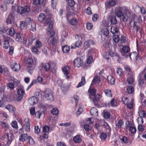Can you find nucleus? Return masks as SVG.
Instances as JSON below:
<instances>
[{
  "instance_id": "nucleus-48",
  "label": "nucleus",
  "mask_w": 146,
  "mask_h": 146,
  "mask_svg": "<svg viewBox=\"0 0 146 146\" xmlns=\"http://www.w3.org/2000/svg\"><path fill=\"white\" fill-rule=\"evenodd\" d=\"M117 73L119 76H121L123 74L122 69L119 67H117L116 70Z\"/></svg>"
},
{
  "instance_id": "nucleus-29",
  "label": "nucleus",
  "mask_w": 146,
  "mask_h": 146,
  "mask_svg": "<svg viewBox=\"0 0 146 146\" xmlns=\"http://www.w3.org/2000/svg\"><path fill=\"white\" fill-rule=\"evenodd\" d=\"M28 137L27 134H23L19 137V139L20 141H23L28 139Z\"/></svg>"
},
{
  "instance_id": "nucleus-31",
  "label": "nucleus",
  "mask_w": 146,
  "mask_h": 146,
  "mask_svg": "<svg viewBox=\"0 0 146 146\" xmlns=\"http://www.w3.org/2000/svg\"><path fill=\"white\" fill-rule=\"evenodd\" d=\"M107 79L108 83L111 85L114 84L115 82V78L111 76H109L107 77Z\"/></svg>"
},
{
  "instance_id": "nucleus-61",
  "label": "nucleus",
  "mask_w": 146,
  "mask_h": 146,
  "mask_svg": "<svg viewBox=\"0 0 146 146\" xmlns=\"http://www.w3.org/2000/svg\"><path fill=\"white\" fill-rule=\"evenodd\" d=\"M139 115L140 117H145L146 116V113L144 111L142 110L140 111L139 112Z\"/></svg>"
},
{
  "instance_id": "nucleus-55",
  "label": "nucleus",
  "mask_w": 146,
  "mask_h": 146,
  "mask_svg": "<svg viewBox=\"0 0 146 146\" xmlns=\"http://www.w3.org/2000/svg\"><path fill=\"white\" fill-rule=\"evenodd\" d=\"M1 126L2 127L5 129H7L9 128V126L7 123L6 122L2 121L1 122Z\"/></svg>"
},
{
  "instance_id": "nucleus-1",
  "label": "nucleus",
  "mask_w": 146,
  "mask_h": 146,
  "mask_svg": "<svg viewBox=\"0 0 146 146\" xmlns=\"http://www.w3.org/2000/svg\"><path fill=\"white\" fill-rule=\"evenodd\" d=\"M53 24V21L50 19V17L47 19L44 24L45 26L48 25L47 30L48 35H50V37L54 36L55 35V32L52 29Z\"/></svg>"
},
{
  "instance_id": "nucleus-30",
  "label": "nucleus",
  "mask_w": 146,
  "mask_h": 146,
  "mask_svg": "<svg viewBox=\"0 0 146 146\" xmlns=\"http://www.w3.org/2000/svg\"><path fill=\"white\" fill-rule=\"evenodd\" d=\"M133 19L135 21L134 23L135 24L136 22L141 23L142 21L141 17L140 16L134 15L133 16Z\"/></svg>"
},
{
  "instance_id": "nucleus-60",
  "label": "nucleus",
  "mask_w": 146,
  "mask_h": 146,
  "mask_svg": "<svg viewBox=\"0 0 146 146\" xmlns=\"http://www.w3.org/2000/svg\"><path fill=\"white\" fill-rule=\"evenodd\" d=\"M61 87L62 91L64 94H65L68 90V87L66 86H62Z\"/></svg>"
},
{
  "instance_id": "nucleus-40",
  "label": "nucleus",
  "mask_w": 146,
  "mask_h": 146,
  "mask_svg": "<svg viewBox=\"0 0 146 146\" xmlns=\"http://www.w3.org/2000/svg\"><path fill=\"white\" fill-rule=\"evenodd\" d=\"M104 92L106 96L108 97H112L111 91L110 89H107L104 90Z\"/></svg>"
},
{
  "instance_id": "nucleus-37",
  "label": "nucleus",
  "mask_w": 146,
  "mask_h": 146,
  "mask_svg": "<svg viewBox=\"0 0 146 146\" xmlns=\"http://www.w3.org/2000/svg\"><path fill=\"white\" fill-rule=\"evenodd\" d=\"M62 49L64 52L67 53L70 51V47L69 46L65 45L62 46Z\"/></svg>"
},
{
  "instance_id": "nucleus-13",
  "label": "nucleus",
  "mask_w": 146,
  "mask_h": 146,
  "mask_svg": "<svg viewBox=\"0 0 146 146\" xmlns=\"http://www.w3.org/2000/svg\"><path fill=\"white\" fill-rule=\"evenodd\" d=\"M26 21L27 22L28 21H29V24H28L29 27L31 26L30 29L33 31H34L36 30V25L34 23H32V20H31V19L29 17H27L26 19Z\"/></svg>"
},
{
  "instance_id": "nucleus-16",
  "label": "nucleus",
  "mask_w": 146,
  "mask_h": 146,
  "mask_svg": "<svg viewBox=\"0 0 146 146\" xmlns=\"http://www.w3.org/2000/svg\"><path fill=\"white\" fill-rule=\"evenodd\" d=\"M15 16V13L13 12H11L7 20V23L11 24L14 21V17Z\"/></svg>"
},
{
  "instance_id": "nucleus-45",
  "label": "nucleus",
  "mask_w": 146,
  "mask_h": 146,
  "mask_svg": "<svg viewBox=\"0 0 146 146\" xmlns=\"http://www.w3.org/2000/svg\"><path fill=\"white\" fill-rule=\"evenodd\" d=\"M70 23L73 25H76L78 23V21L76 19L74 18H72L69 21Z\"/></svg>"
},
{
  "instance_id": "nucleus-38",
  "label": "nucleus",
  "mask_w": 146,
  "mask_h": 146,
  "mask_svg": "<svg viewBox=\"0 0 146 146\" xmlns=\"http://www.w3.org/2000/svg\"><path fill=\"white\" fill-rule=\"evenodd\" d=\"M128 102V98L126 96H123L121 98V102L125 105L127 104Z\"/></svg>"
},
{
  "instance_id": "nucleus-44",
  "label": "nucleus",
  "mask_w": 146,
  "mask_h": 146,
  "mask_svg": "<svg viewBox=\"0 0 146 146\" xmlns=\"http://www.w3.org/2000/svg\"><path fill=\"white\" fill-rule=\"evenodd\" d=\"M43 67L46 71L49 70L50 68V65L49 63L44 64L43 65Z\"/></svg>"
},
{
  "instance_id": "nucleus-46",
  "label": "nucleus",
  "mask_w": 146,
  "mask_h": 146,
  "mask_svg": "<svg viewBox=\"0 0 146 146\" xmlns=\"http://www.w3.org/2000/svg\"><path fill=\"white\" fill-rule=\"evenodd\" d=\"M83 106L81 105H80L79 107L76 112V114L77 116L79 115L83 111Z\"/></svg>"
},
{
  "instance_id": "nucleus-25",
  "label": "nucleus",
  "mask_w": 146,
  "mask_h": 146,
  "mask_svg": "<svg viewBox=\"0 0 146 146\" xmlns=\"http://www.w3.org/2000/svg\"><path fill=\"white\" fill-rule=\"evenodd\" d=\"M91 114L94 117H96L98 115V111L96 108H92L90 110Z\"/></svg>"
},
{
  "instance_id": "nucleus-2",
  "label": "nucleus",
  "mask_w": 146,
  "mask_h": 146,
  "mask_svg": "<svg viewBox=\"0 0 146 146\" xmlns=\"http://www.w3.org/2000/svg\"><path fill=\"white\" fill-rule=\"evenodd\" d=\"M115 15L118 18H121L124 13L129 14L130 11L125 8L119 7L117 8L115 11Z\"/></svg>"
},
{
  "instance_id": "nucleus-8",
  "label": "nucleus",
  "mask_w": 146,
  "mask_h": 146,
  "mask_svg": "<svg viewBox=\"0 0 146 146\" xmlns=\"http://www.w3.org/2000/svg\"><path fill=\"white\" fill-rule=\"evenodd\" d=\"M17 94L18 96L17 98V100L20 101L23 98L25 94V91L22 88H19L17 91Z\"/></svg>"
},
{
  "instance_id": "nucleus-4",
  "label": "nucleus",
  "mask_w": 146,
  "mask_h": 146,
  "mask_svg": "<svg viewBox=\"0 0 146 146\" xmlns=\"http://www.w3.org/2000/svg\"><path fill=\"white\" fill-rule=\"evenodd\" d=\"M30 7L28 6H25L24 7H19L18 8L17 12L21 15L24 16L27 13L30 11Z\"/></svg>"
},
{
  "instance_id": "nucleus-18",
  "label": "nucleus",
  "mask_w": 146,
  "mask_h": 146,
  "mask_svg": "<svg viewBox=\"0 0 146 146\" xmlns=\"http://www.w3.org/2000/svg\"><path fill=\"white\" fill-rule=\"evenodd\" d=\"M38 99L35 96H33L30 98L28 100L29 104L31 105H33L36 104L38 101Z\"/></svg>"
},
{
  "instance_id": "nucleus-7",
  "label": "nucleus",
  "mask_w": 146,
  "mask_h": 146,
  "mask_svg": "<svg viewBox=\"0 0 146 146\" xmlns=\"http://www.w3.org/2000/svg\"><path fill=\"white\" fill-rule=\"evenodd\" d=\"M130 51V48L129 47L127 46H124L121 49V52L122 56L125 58H127Z\"/></svg>"
},
{
  "instance_id": "nucleus-52",
  "label": "nucleus",
  "mask_w": 146,
  "mask_h": 146,
  "mask_svg": "<svg viewBox=\"0 0 146 146\" xmlns=\"http://www.w3.org/2000/svg\"><path fill=\"white\" fill-rule=\"evenodd\" d=\"M127 90L128 93L131 94L134 92V89L133 86H130L127 87Z\"/></svg>"
},
{
  "instance_id": "nucleus-62",
  "label": "nucleus",
  "mask_w": 146,
  "mask_h": 146,
  "mask_svg": "<svg viewBox=\"0 0 146 146\" xmlns=\"http://www.w3.org/2000/svg\"><path fill=\"white\" fill-rule=\"evenodd\" d=\"M117 104L116 101L114 99H112L110 103V105L111 106L114 107Z\"/></svg>"
},
{
  "instance_id": "nucleus-54",
  "label": "nucleus",
  "mask_w": 146,
  "mask_h": 146,
  "mask_svg": "<svg viewBox=\"0 0 146 146\" xmlns=\"http://www.w3.org/2000/svg\"><path fill=\"white\" fill-rule=\"evenodd\" d=\"M51 112L53 115H56L58 114V110L57 108H53L51 110Z\"/></svg>"
},
{
  "instance_id": "nucleus-20",
  "label": "nucleus",
  "mask_w": 146,
  "mask_h": 146,
  "mask_svg": "<svg viewBox=\"0 0 146 146\" xmlns=\"http://www.w3.org/2000/svg\"><path fill=\"white\" fill-rule=\"evenodd\" d=\"M100 95L98 94L96 96L93 100V102L94 105L96 106H99V102L100 100Z\"/></svg>"
},
{
  "instance_id": "nucleus-11",
  "label": "nucleus",
  "mask_w": 146,
  "mask_h": 146,
  "mask_svg": "<svg viewBox=\"0 0 146 146\" xmlns=\"http://www.w3.org/2000/svg\"><path fill=\"white\" fill-rule=\"evenodd\" d=\"M12 40L8 36H5V37L4 41L3 42V47L6 49L8 48L10 45L9 43Z\"/></svg>"
},
{
  "instance_id": "nucleus-33",
  "label": "nucleus",
  "mask_w": 146,
  "mask_h": 146,
  "mask_svg": "<svg viewBox=\"0 0 146 146\" xmlns=\"http://www.w3.org/2000/svg\"><path fill=\"white\" fill-rule=\"evenodd\" d=\"M100 82V78L98 76H96L94 77L92 83L93 84H98Z\"/></svg>"
},
{
  "instance_id": "nucleus-15",
  "label": "nucleus",
  "mask_w": 146,
  "mask_h": 146,
  "mask_svg": "<svg viewBox=\"0 0 146 146\" xmlns=\"http://www.w3.org/2000/svg\"><path fill=\"white\" fill-rule=\"evenodd\" d=\"M73 63L75 66L79 68L82 65L83 62L80 58H77L74 60Z\"/></svg>"
},
{
  "instance_id": "nucleus-56",
  "label": "nucleus",
  "mask_w": 146,
  "mask_h": 146,
  "mask_svg": "<svg viewBox=\"0 0 146 146\" xmlns=\"http://www.w3.org/2000/svg\"><path fill=\"white\" fill-rule=\"evenodd\" d=\"M113 40L116 43L119 42V38L118 35H114L113 37Z\"/></svg>"
},
{
  "instance_id": "nucleus-35",
  "label": "nucleus",
  "mask_w": 146,
  "mask_h": 146,
  "mask_svg": "<svg viewBox=\"0 0 146 146\" xmlns=\"http://www.w3.org/2000/svg\"><path fill=\"white\" fill-rule=\"evenodd\" d=\"M119 31V29L115 27H111V32L113 34H117Z\"/></svg>"
},
{
  "instance_id": "nucleus-24",
  "label": "nucleus",
  "mask_w": 146,
  "mask_h": 146,
  "mask_svg": "<svg viewBox=\"0 0 146 146\" xmlns=\"http://www.w3.org/2000/svg\"><path fill=\"white\" fill-rule=\"evenodd\" d=\"M47 42L50 44L54 45L56 42V40L55 37L52 36L48 38Z\"/></svg>"
},
{
  "instance_id": "nucleus-50",
  "label": "nucleus",
  "mask_w": 146,
  "mask_h": 146,
  "mask_svg": "<svg viewBox=\"0 0 146 146\" xmlns=\"http://www.w3.org/2000/svg\"><path fill=\"white\" fill-rule=\"evenodd\" d=\"M12 127L16 129H18L17 122L16 121H13L11 123Z\"/></svg>"
},
{
  "instance_id": "nucleus-39",
  "label": "nucleus",
  "mask_w": 146,
  "mask_h": 146,
  "mask_svg": "<svg viewBox=\"0 0 146 146\" xmlns=\"http://www.w3.org/2000/svg\"><path fill=\"white\" fill-rule=\"evenodd\" d=\"M85 83V78L84 77H82L81 80V82L79 83L77 86V88H79L83 86Z\"/></svg>"
},
{
  "instance_id": "nucleus-23",
  "label": "nucleus",
  "mask_w": 146,
  "mask_h": 146,
  "mask_svg": "<svg viewBox=\"0 0 146 146\" xmlns=\"http://www.w3.org/2000/svg\"><path fill=\"white\" fill-rule=\"evenodd\" d=\"M129 57L131 59H132L135 60H137L138 57L137 53L136 52H133L129 54L128 57Z\"/></svg>"
},
{
  "instance_id": "nucleus-51",
  "label": "nucleus",
  "mask_w": 146,
  "mask_h": 146,
  "mask_svg": "<svg viewBox=\"0 0 146 146\" xmlns=\"http://www.w3.org/2000/svg\"><path fill=\"white\" fill-rule=\"evenodd\" d=\"M123 124V122L121 120H119L118 121L117 123L116 124V128H121Z\"/></svg>"
},
{
  "instance_id": "nucleus-28",
  "label": "nucleus",
  "mask_w": 146,
  "mask_h": 146,
  "mask_svg": "<svg viewBox=\"0 0 146 146\" xmlns=\"http://www.w3.org/2000/svg\"><path fill=\"white\" fill-rule=\"evenodd\" d=\"M5 108L7 109L10 112H13L15 110V107L12 105H8L6 106Z\"/></svg>"
},
{
  "instance_id": "nucleus-10",
  "label": "nucleus",
  "mask_w": 146,
  "mask_h": 146,
  "mask_svg": "<svg viewBox=\"0 0 146 146\" xmlns=\"http://www.w3.org/2000/svg\"><path fill=\"white\" fill-rule=\"evenodd\" d=\"M26 38L27 39V42L26 44H25L27 45V46L29 47L32 44L33 41L36 40V37L35 35H32L31 36H27V38Z\"/></svg>"
},
{
  "instance_id": "nucleus-12",
  "label": "nucleus",
  "mask_w": 146,
  "mask_h": 146,
  "mask_svg": "<svg viewBox=\"0 0 146 146\" xmlns=\"http://www.w3.org/2000/svg\"><path fill=\"white\" fill-rule=\"evenodd\" d=\"M125 128L127 129H129V131L131 133H134L136 131V129L135 127L131 126V123L130 121L128 122V124L127 123H125Z\"/></svg>"
},
{
  "instance_id": "nucleus-53",
  "label": "nucleus",
  "mask_w": 146,
  "mask_h": 146,
  "mask_svg": "<svg viewBox=\"0 0 146 146\" xmlns=\"http://www.w3.org/2000/svg\"><path fill=\"white\" fill-rule=\"evenodd\" d=\"M102 32L103 34L106 36H108L109 33L108 29L106 28L103 29Z\"/></svg>"
},
{
  "instance_id": "nucleus-5",
  "label": "nucleus",
  "mask_w": 146,
  "mask_h": 146,
  "mask_svg": "<svg viewBox=\"0 0 146 146\" xmlns=\"http://www.w3.org/2000/svg\"><path fill=\"white\" fill-rule=\"evenodd\" d=\"M43 95L47 100L52 101L54 100L53 96L52 91L49 88H47L43 92Z\"/></svg>"
},
{
  "instance_id": "nucleus-34",
  "label": "nucleus",
  "mask_w": 146,
  "mask_h": 146,
  "mask_svg": "<svg viewBox=\"0 0 146 146\" xmlns=\"http://www.w3.org/2000/svg\"><path fill=\"white\" fill-rule=\"evenodd\" d=\"M15 33V29L11 27L9 29V30L8 31V33L9 35L11 36H13Z\"/></svg>"
},
{
  "instance_id": "nucleus-22",
  "label": "nucleus",
  "mask_w": 146,
  "mask_h": 146,
  "mask_svg": "<svg viewBox=\"0 0 146 146\" xmlns=\"http://www.w3.org/2000/svg\"><path fill=\"white\" fill-rule=\"evenodd\" d=\"M50 17V19L51 20V16H49L48 17H46L45 15L43 13H40L38 16V21L40 22H42L46 18L47 19L48 18Z\"/></svg>"
},
{
  "instance_id": "nucleus-41",
  "label": "nucleus",
  "mask_w": 146,
  "mask_h": 146,
  "mask_svg": "<svg viewBox=\"0 0 146 146\" xmlns=\"http://www.w3.org/2000/svg\"><path fill=\"white\" fill-rule=\"evenodd\" d=\"M103 125L106 128L107 132L109 133L110 132L111 129L107 123L104 122L103 123Z\"/></svg>"
},
{
  "instance_id": "nucleus-47",
  "label": "nucleus",
  "mask_w": 146,
  "mask_h": 146,
  "mask_svg": "<svg viewBox=\"0 0 146 146\" xmlns=\"http://www.w3.org/2000/svg\"><path fill=\"white\" fill-rule=\"evenodd\" d=\"M10 81L11 82H13L17 86H18L19 84L20 83L19 81L15 78L14 77H11L10 79Z\"/></svg>"
},
{
  "instance_id": "nucleus-3",
  "label": "nucleus",
  "mask_w": 146,
  "mask_h": 146,
  "mask_svg": "<svg viewBox=\"0 0 146 146\" xmlns=\"http://www.w3.org/2000/svg\"><path fill=\"white\" fill-rule=\"evenodd\" d=\"M37 59L33 56H30L26 59V62L28 64V69H33V66L35 65Z\"/></svg>"
},
{
  "instance_id": "nucleus-59",
  "label": "nucleus",
  "mask_w": 146,
  "mask_h": 146,
  "mask_svg": "<svg viewBox=\"0 0 146 146\" xmlns=\"http://www.w3.org/2000/svg\"><path fill=\"white\" fill-rule=\"evenodd\" d=\"M93 61V58L92 56H89L87 60V64H91Z\"/></svg>"
},
{
  "instance_id": "nucleus-17",
  "label": "nucleus",
  "mask_w": 146,
  "mask_h": 146,
  "mask_svg": "<svg viewBox=\"0 0 146 146\" xmlns=\"http://www.w3.org/2000/svg\"><path fill=\"white\" fill-rule=\"evenodd\" d=\"M11 66L12 69L15 71L19 70L21 68L20 65L16 62L12 63Z\"/></svg>"
},
{
  "instance_id": "nucleus-27",
  "label": "nucleus",
  "mask_w": 146,
  "mask_h": 146,
  "mask_svg": "<svg viewBox=\"0 0 146 146\" xmlns=\"http://www.w3.org/2000/svg\"><path fill=\"white\" fill-rule=\"evenodd\" d=\"M109 19L110 21L113 25L116 24L117 21L115 16L113 15L110 16L109 17Z\"/></svg>"
},
{
  "instance_id": "nucleus-36",
  "label": "nucleus",
  "mask_w": 146,
  "mask_h": 146,
  "mask_svg": "<svg viewBox=\"0 0 146 146\" xmlns=\"http://www.w3.org/2000/svg\"><path fill=\"white\" fill-rule=\"evenodd\" d=\"M134 80H135L133 78L130 77L127 78V82L128 85H133Z\"/></svg>"
},
{
  "instance_id": "nucleus-43",
  "label": "nucleus",
  "mask_w": 146,
  "mask_h": 146,
  "mask_svg": "<svg viewBox=\"0 0 146 146\" xmlns=\"http://www.w3.org/2000/svg\"><path fill=\"white\" fill-rule=\"evenodd\" d=\"M7 87L8 89H9L10 90H12L15 88V84L12 82H9L7 84Z\"/></svg>"
},
{
  "instance_id": "nucleus-58",
  "label": "nucleus",
  "mask_w": 146,
  "mask_h": 146,
  "mask_svg": "<svg viewBox=\"0 0 146 146\" xmlns=\"http://www.w3.org/2000/svg\"><path fill=\"white\" fill-rule=\"evenodd\" d=\"M103 116L104 119H108L110 117V114L108 112H105L103 113Z\"/></svg>"
},
{
  "instance_id": "nucleus-19",
  "label": "nucleus",
  "mask_w": 146,
  "mask_h": 146,
  "mask_svg": "<svg viewBox=\"0 0 146 146\" xmlns=\"http://www.w3.org/2000/svg\"><path fill=\"white\" fill-rule=\"evenodd\" d=\"M70 69V68L68 66L64 67L62 68L63 73L66 76V78L67 79L69 77Z\"/></svg>"
},
{
  "instance_id": "nucleus-64",
  "label": "nucleus",
  "mask_w": 146,
  "mask_h": 146,
  "mask_svg": "<svg viewBox=\"0 0 146 146\" xmlns=\"http://www.w3.org/2000/svg\"><path fill=\"white\" fill-rule=\"evenodd\" d=\"M50 129V127L46 125L43 127V132L47 133L48 132Z\"/></svg>"
},
{
  "instance_id": "nucleus-21",
  "label": "nucleus",
  "mask_w": 146,
  "mask_h": 146,
  "mask_svg": "<svg viewBox=\"0 0 146 146\" xmlns=\"http://www.w3.org/2000/svg\"><path fill=\"white\" fill-rule=\"evenodd\" d=\"M29 21H27L25 20V21H22L20 22V28L21 29L25 30L26 29L27 27L28 24H29Z\"/></svg>"
},
{
  "instance_id": "nucleus-42",
  "label": "nucleus",
  "mask_w": 146,
  "mask_h": 146,
  "mask_svg": "<svg viewBox=\"0 0 146 146\" xmlns=\"http://www.w3.org/2000/svg\"><path fill=\"white\" fill-rule=\"evenodd\" d=\"M74 141L76 143H79L81 141V139L80 136L78 135H76L73 138Z\"/></svg>"
},
{
  "instance_id": "nucleus-63",
  "label": "nucleus",
  "mask_w": 146,
  "mask_h": 146,
  "mask_svg": "<svg viewBox=\"0 0 146 146\" xmlns=\"http://www.w3.org/2000/svg\"><path fill=\"white\" fill-rule=\"evenodd\" d=\"M88 91L90 94L92 96H94L96 94V90L95 89L92 88L89 89Z\"/></svg>"
},
{
  "instance_id": "nucleus-26",
  "label": "nucleus",
  "mask_w": 146,
  "mask_h": 146,
  "mask_svg": "<svg viewBox=\"0 0 146 146\" xmlns=\"http://www.w3.org/2000/svg\"><path fill=\"white\" fill-rule=\"evenodd\" d=\"M45 2V0H33V4L37 5L39 4H41L42 5H44Z\"/></svg>"
},
{
  "instance_id": "nucleus-57",
  "label": "nucleus",
  "mask_w": 146,
  "mask_h": 146,
  "mask_svg": "<svg viewBox=\"0 0 146 146\" xmlns=\"http://www.w3.org/2000/svg\"><path fill=\"white\" fill-rule=\"evenodd\" d=\"M36 46L38 48H40L42 46L41 42L38 40H36L35 43Z\"/></svg>"
},
{
  "instance_id": "nucleus-49",
  "label": "nucleus",
  "mask_w": 146,
  "mask_h": 146,
  "mask_svg": "<svg viewBox=\"0 0 146 146\" xmlns=\"http://www.w3.org/2000/svg\"><path fill=\"white\" fill-rule=\"evenodd\" d=\"M82 44V42L80 40H78L76 41L74 44V48H77L80 47Z\"/></svg>"
},
{
  "instance_id": "nucleus-6",
  "label": "nucleus",
  "mask_w": 146,
  "mask_h": 146,
  "mask_svg": "<svg viewBox=\"0 0 146 146\" xmlns=\"http://www.w3.org/2000/svg\"><path fill=\"white\" fill-rule=\"evenodd\" d=\"M4 139L7 140L6 145L9 146L11 143L12 140L14 139V136L11 133H5L4 135Z\"/></svg>"
},
{
  "instance_id": "nucleus-9",
  "label": "nucleus",
  "mask_w": 146,
  "mask_h": 146,
  "mask_svg": "<svg viewBox=\"0 0 146 146\" xmlns=\"http://www.w3.org/2000/svg\"><path fill=\"white\" fill-rule=\"evenodd\" d=\"M22 34L19 33H17L15 40L17 41L23 42V44H26L27 39L26 38L22 37Z\"/></svg>"
},
{
  "instance_id": "nucleus-32",
  "label": "nucleus",
  "mask_w": 146,
  "mask_h": 146,
  "mask_svg": "<svg viewBox=\"0 0 146 146\" xmlns=\"http://www.w3.org/2000/svg\"><path fill=\"white\" fill-rule=\"evenodd\" d=\"M130 14V12L129 14H127V13H124L121 18V19L124 22L127 21Z\"/></svg>"
},
{
  "instance_id": "nucleus-14",
  "label": "nucleus",
  "mask_w": 146,
  "mask_h": 146,
  "mask_svg": "<svg viewBox=\"0 0 146 146\" xmlns=\"http://www.w3.org/2000/svg\"><path fill=\"white\" fill-rule=\"evenodd\" d=\"M24 122H25L23 127L25 131L27 132H29L30 131V124L29 122V119L28 118L25 119Z\"/></svg>"
}]
</instances>
